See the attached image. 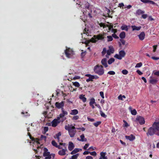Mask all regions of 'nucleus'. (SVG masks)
Returning a JSON list of instances; mask_svg holds the SVG:
<instances>
[{
    "label": "nucleus",
    "mask_w": 159,
    "mask_h": 159,
    "mask_svg": "<svg viewBox=\"0 0 159 159\" xmlns=\"http://www.w3.org/2000/svg\"><path fill=\"white\" fill-rule=\"evenodd\" d=\"M52 144L53 146H55L56 147H57V143L56 142V141L54 140L52 141Z\"/></svg>",
    "instance_id": "obj_42"
},
{
    "label": "nucleus",
    "mask_w": 159,
    "mask_h": 159,
    "mask_svg": "<svg viewBox=\"0 0 159 159\" xmlns=\"http://www.w3.org/2000/svg\"><path fill=\"white\" fill-rule=\"evenodd\" d=\"M78 129H80L82 131H84L85 130V128L84 127H81V128H77Z\"/></svg>",
    "instance_id": "obj_61"
},
{
    "label": "nucleus",
    "mask_w": 159,
    "mask_h": 159,
    "mask_svg": "<svg viewBox=\"0 0 159 159\" xmlns=\"http://www.w3.org/2000/svg\"><path fill=\"white\" fill-rule=\"evenodd\" d=\"M129 109L131 111V113L134 115H135L137 114V111L135 109H134L133 110H132V109L131 107H129Z\"/></svg>",
    "instance_id": "obj_26"
},
{
    "label": "nucleus",
    "mask_w": 159,
    "mask_h": 159,
    "mask_svg": "<svg viewBox=\"0 0 159 159\" xmlns=\"http://www.w3.org/2000/svg\"><path fill=\"white\" fill-rule=\"evenodd\" d=\"M61 122L59 120V118H57V119H55L52 122V126L54 127L57 126V125Z\"/></svg>",
    "instance_id": "obj_9"
},
{
    "label": "nucleus",
    "mask_w": 159,
    "mask_h": 159,
    "mask_svg": "<svg viewBox=\"0 0 159 159\" xmlns=\"http://www.w3.org/2000/svg\"><path fill=\"white\" fill-rule=\"evenodd\" d=\"M142 2L145 3H149L150 4H154L155 3L153 1L150 0H140Z\"/></svg>",
    "instance_id": "obj_20"
},
{
    "label": "nucleus",
    "mask_w": 159,
    "mask_h": 159,
    "mask_svg": "<svg viewBox=\"0 0 159 159\" xmlns=\"http://www.w3.org/2000/svg\"><path fill=\"white\" fill-rule=\"evenodd\" d=\"M95 148V147H90L89 149H88V150H89V151H91V150H94V148Z\"/></svg>",
    "instance_id": "obj_63"
},
{
    "label": "nucleus",
    "mask_w": 159,
    "mask_h": 159,
    "mask_svg": "<svg viewBox=\"0 0 159 159\" xmlns=\"http://www.w3.org/2000/svg\"><path fill=\"white\" fill-rule=\"evenodd\" d=\"M104 73V71L103 69V66L100 65V75L103 74Z\"/></svg>",
    "instance_id": "obj_38"
},
{
    "label": "nucleus",
    "mask_w": 159,
    "mask_h": 159,
    "mask_svg": "<svg viewBox=\"0 0 159 159\" xmlns=\"http://www.w3.org/2000/svg\"><path fill=\"white\" fill-rule=\"evenodd\" d=\"M100 154L101 156L100 159H107V157L106 156L107 153L106 152H101Z\"/></svg>",
    "instance_id": "obj_14"
},
{
    "label": "nucleus",
    "mask_w": 159,
    "mask_h": 159,
    "mask_svg": "<svg viewBox=\"0 0 159 159\" xmlns=\"http://www.w3.org/2000/svg\"><path fill=\"white\" fill-rule=\"evenodd\" d=\"M79 153H77L75 155L72 156L71 158L70 159H77L78 157L79 156Z\"/></svg>",
    "instance_id": "obj_34"
},
{
    "label": "nucleus",
    "mask_w": 159,
    "mask_h": 159,
    "mask_svg": "<svg viewBox=\"0 0 159 159\" xmlns=\"http://www.w3.org/2000/svg\"><path fill=\"white\" fill-rule=\"evenodd\" d=\"M99 40V34H98L97 35H94L93 37L89 40L86 41L87 43H86V44L87 45H88L89 43L90 42L95 43Z\"/></svg>",
    "instance_id": "obj_4"
},
{
    "label": "nucleus",
    "mask_w": 159,
    "mask_h": 159,
    "mask_svg": "<svg viewBox=\"0 0 159 159\" xmlns=\"http://www.w3.org/2000/svg\"><path fill=\"white\" fill-rule=\"evenodd\" d=\"M86 159H93V157L91 156H88L86 158Z\"/></svg>",
    "instance_id": "obj_64"
},
{
    "label": "nucleus",
    "mask_w": 159,
    "mask_h": 159,
    "mask_svg": "<svg viewBox=\"0 0 159 159\" xmlns=\"http://www.w3.org/2000/svg\"><path fill=\"white\" fill-rule=\"evenodd\" d=\"M126 97L125 95H122L120 94L118 97V99L119 100L123 101L124 100V98H125Z\"/></svg>",
    "instance_id": "obj_32"
},
{
    "label": "nucleus",
    "mask_w": 159,
    "mask_h": 159,
    "mask_svg": "<svg viewBox=\"0 0 159 159\" xmlns=\"http://www.w3.org/2000/svg\"><path fill=\"white\" fill-rule=\"evenodd\" d=\"M115 61V59L113 58L110 59L108 61V63L109 64H111Z\"/></svg>",
    "instance_id": "obj_35"
},
{
    "label": "nucleus",
    "mask_w": 159,
    "mask_h": 159,
    "mask_svg": "<svg viewBox=\"0 0 159 159\" xmlns=\"http://www.w3.org/2000/svg\"><path fill=\"white\" fill-rule=\"evenodd\" d=\"M157 82V80L156 79L151 78L149 80V82L150 83L153 84L156 83Z\"/></svg>",
    "instance_id": "obj_31"
},
{
    "label": "nucleus",
    "mask_w": 159,
    "mask_h": 159,
    "mask_svg": "<svg viewBox=\"0 0 159 159\" xmlns=\"http://www.w3.org/2000/svg\"><path fill=\"white\" fill-rule=\"evenodd\" d=\"M112 37H113L115 39H117L119 38V37L118 36H117L116 34H113L112 35Z\"/></svg>",
    "instance_id": "obj_56"
},
{
    "label": "nucleus",
    "mask_w": 159,
    "mask_h": 159,
    "mask_svg": "<svg viewBox=\"0 0 159 159\" xmlns=\"http://www.w3.org/2000/svg\"><path fill=\"white\" fill-rule=\"evenodd\" d=\"M152 58L154 60H157L159 59V57H152Z\"/></svg>",
    "instance_id": "obj_62"
},
{
    "label": "nucleus",
    "mask_w": 159,
    "mask_h": 159,
    "mask_svg": "<svg viewBox=\"0 0 159 159\" xmlns=\"http://www.w3.org/2000/svg\"><path fill=\"white\" fill-rule=\"evenodd\" d=\"M108 74L110 75H114L115 73L113 71H110L108 72Z\"/></svg>",
    "instance_id": "obj_49"
},
{
    "label": "nucleus",
    "mask_w": 159,
    "mask_h": 159,
    "mask_svg": "<svg viewBox=\"0 0 159 159\" xmlns=\"http://www.w3.org/2000/svg\"><path fill=\"white\" fill-rule=\"evenodd\" d=\"M100 96H101V97L102 98H104V93L103 92H100Z\"/></svg>",
    "instance_id": "obj_58"
},
{
    "label": "nucleus",
    "mask_w": 159,
    "mask_h": 159,
    "mask_svg": "<svg viewBox=\"0 0 159 159\" xmlns=\"http://www.w3.org/2000/svg\"><path fill=\"white\" fill-rule=\"evenodd\" d=\"M66 148V149H62L59 151L58 154L61 156H64L66 155V152L67 151Z\"/></svg>",
    "instance_id": "obj_19"
},
{
    "label": "nucleus",
    "mask_w": 159,
    "mask_h": 159,
    "mask_svg": "<svg viewBox=\"0 0 159 159\" xmlns=\"http://www.w3.org/2000/svg\"><path fill=\"white\" fill-rule=\"evenodd\" d=\"M61 110L62 113L60 114L59 115V116L57 117V118H59V120H60V121H61V122H63L66 120V117H64V116L65 115H67L68 113L66 111L64 110L63 108L61 109Z\"/></svg>",
    "instance_id": "obj_3"
},
{
    "label": "nucleus",
    "mask_w": 159,
    "mask_h": 159,
    "mask_svg": "<svg viewBox=\"0 0 159 159\" xmlns=\"http://www.w3.org/2000/svg\"><path fill=\"white\" fill-rule=\"evenodd\" d=\"M27 134H28V135L29 136L30 138V139H31V141H33L34 140V137H32V136L30 134V132H28Z\"/></svg>",
    "instance_id": "obj_45"
},
{
    "label": "nucleus",
    "mask_w": 159,
    "mask_h": 159,
    "mask_svg": "<svg viewBox=\"0 0 159 159\" xmlns=\"http://www.w3.org/2000/svg\"><path fill=\"white\" fill-rule=\"evenodd\" d=\"M138 37L140 40H143L145 37V33L144 32H141L140 34L138 35Z\"/></svg>",
    "instance_id": "obj_18"
},
{
    "label": "nucleus",
    "mask_w": 159,
    "mask_h": 159,
    "mask_svg": "<svg viewBox=\"0 0 159 159\" xmlns=\"http://www.w3.org/2000/svg\"><path fill=\"white\" fill-rule=\"evenodd\" d=\"M79 151V149L75 148L70 152V154L72 155L78 152Z\"/></svg>",
    "instance_id": "obj_30"
},
{
    "label": "nucleus",
    "mask_w": 159,
    "mask_h": 159,
    "mask_svg": "<svg viewBox=\"0 0 159 159\" xmlns=\"http://www.w3.org/2000/svg\"><path fill=\"white\" fill-rule=\"evenodd\" d=\"M64 105V102L63 101H61V102H56L55 104V105L56 107L57 108L60 109L63 108Z\"/></svg>",
    "instance_id": "obj_12"
},
{
    "label": "nucleus",
    "mask_w": 159,
    "mask_h": 159,
    "mask_svg": "<svg viewBox=\"0 0 159 159\" xmlns=\"http://www.w3.org/2000/svg\"><path fill=\"white\" fill-rule=\"evenodd\" d=\"M48 129V127H45L44 128V131L46 132H47Z\"/></svg>",
    "instance_id": "obj_60"
},
{
    "label": "nucleus",
    "mask_w": 159,
    "mask_h": 159,
    "mask_svg": "<svg viewBox=\"0 0 159 159\" xmlns=\"http://www.w3.org/2000/svg\"><path fill=\"white\" fill-rule=\"evenodd\" d=\"M122 73L124 75H127L128 73V71L126 70H123L122 71Z\"/></svg>",
    "instance_id": "obj_46"
},
{
    "label": "nucleus",
    "mask_w": 159,
    "mask_h": 159,
    "mask_svg": "<svg viewBox=\"0 0 159 159\" xmlns=\"http://www.w3.org/2000/svg\"><path fill=\"white\" fill-rule=\"evenodd\" d=\"M118 6L120 7H122V8L123 9L124 8V7L125 6H124V5L123 4V3H120L119 4V6Z\"/></svg>",
    "instance_id": "obj_52"
},
{
    "label": "nucleus",
    "mask_w": 159,
    "mask_h": 159,
    "mask_svg": "<svg viewBox=\"0 0 159 159\" xmlns=\"http://www.w3.org/2000/svg\"><path fill=\"white\" fill-rule=\"evenodd\" d=\"M79 118V117L78 116H75L73 117L72 119L73 120H76Z\"/></svg>",
    "instance_id": "obj_47"
},
{
    "label": "nucleus",
    "mask_w": 159,
    "mask_h": 159,
    "mask_svg": "<svg viewBox=\"0 0 159 159\" xmlns=\"http://www.w3.org/2000/svg\"><path fill=\"white\" fill-rule=\"evenodd\" d=\"M94 71L95 73L99 75V64H98L94 67Z\"/></svg>",
    "instance_id": "obj_17"
},
{
    "label": "nucleus",
    "mask_w": 159,
    "mask_h": 159,
    "mask_svg": "<svg viewBox=\"0 0 159 159\" xmlns=\"http://www.w3.org/2000/svg\"><path fill=\"white\" fill-rule=\"evenodd\" d=\"M79 113L77 109H74L71 111L70 114L72 115H75Z\"/></svg>",
    "instance_id": "obj_23"
},
{
    "label": "nucleus",
    "mask_w": 159,
    "mask_h": 159,
    "mask_svg": "<svg viewBox=\"0 0 159 159\" xmlns=\"http://www.w3.org/2000/svg\"><path fill=\"white\" fill-rule=\"evenodd\" d=\"M65 128L66 130L68 131L69 134L71 137H73L74 136L76 132L75 130V128L74 126H72V125H65Z\"/></svg>",
    "instance_id": "obj_2"
},
{
    "label": "nucleus",
    "mask_w": 159,
    "mask_h": 159,
    "mask_svg": "<svg viewBox=\"0 0 159 159\" xmlns=\"http://www.w3.org/2000/svg\"><path fill=\"white\" fill-rule=\"evenodd\" d=\"M89 3H88L87 2H86L85 4V7L86 8L89 9Z\"/></svg>",
    "instance_id": "obj_51"
},
{
    "label": "nucleus",
    "mask_w": 159,
    "mask_h": 159,
    "mask_svg": "<svg viewBox=\"0 0 159 159\" xmlns=\"http://www.w3.org/2000/svg\"><path fill=\"white\" fill-rule=\"evenodd\" d=\"M99 125V121H97L96 123H93V125L96 127H97Z\"/></svg>",
    "instance_id": "obj_57"
},
{
    "label": "nucleus",
    "mask_w": 159,
    "mask_h": 159,
    "mask_svg": "<svg viewBox=\"0 0 159 159\" xmlns=\"http://www.w3.org/2000/svg\"><path fill=\"white\" fill-rule=\"evenodd\" d=\"M119 36L120 38L122 39L125 38V32L123 31L121 32Z\"/></svg>",
    "instance_id": "obj_29"
},
{
    "label": "nucleus",
    "mask_w": 159,
    "mask_h": 159,
    "mask_svg": "<svg viewBox=\"0 0 159 159\" xmlns=\"http://www.w3.org/2000/svg\"><path fill=\"white\" fill-rule=\"evenodd\" d=\"M154 134L159 136V122H154L152 126L148 129L146 133L148 136H152Z\"/></svg>",
    "instance_id": "obj_1"
},
{
    "label": "nucleus",
    "mask_w": 159,
    "mask_h": 159,
    "mask_svg": "<svg viewBox=\"0 0 159 159\" xmlns=\"http://www.w3.org/2000/svg\"><path fill=\"white\" fill-rule=\"evenodd\" d=\"M107 54L106 55V57L109 58V56L112 53H113L114 52V49L112 46H110L109 47V49L107 50Z\"/></svg>",
    "instance_id": "obj_8"
},
{
    "label": "nucleus",
    "mask_w": 159,
    "mask_h": 159,
    "mask_svg": "<svg viewBox=\"0 0 159 159\" xmlns=\"http://www.w3.org/2000/svg\"><path fill=\"white\" fill-rule=\"evenodd\" d=\"M89 144V143H86L85 144L83 147V149L85 150L87 149V148L88 147Z\"/></svg>",
    "instance_id": "obj_50"
},
{
    "label": "nucleus",
    "mask_w": 159,
    "mask_h": 159,
    "mask_svg": "<svg viewBox=\"0 0 159 159\" xmlns=\"http://www.w3.org/2000/svg\"><path fill=\"white\" fill-rule=\"evenodd\" d=\"M136 120L139 122V124L141 125H143L145 123V121L144 118L141 116H138L136 118Z\"/></svg>",
    "instance_id": "obj_10"
},
{
    "label": "nucleus",
    "mask_w": 159,
    "mask_h": 159,
    "mask_svg": "<svg viewBox=\"0 0 159 159\" xmlns=\"http://www.w3.org/2000/svg\"><path fill=\"white\" fill-rule=\"evenodd\" d=\"M133 30H139L141 28V26H136L135 25L132 26Z\"/></svg>",
    "instance_id": "obj_25"
},
{
    "label": "nucleus",
    "mask_w": 159,
    "mask_h": 159,
    "mask_svg": "<svg viewBox=\"0 0 159 159\" xmlns=\"http://www.w3.org/2000/svg\"><path fill=\"white\" fill-rule=\"evenodd\" d=\"M107 60L106 58H103L101 61V63L105 67H107L108 66L107 63Z\"/></svg>",
    "instance_id": "obj_21"
},
{
    "label": "nucleus",
    "mask_w": 159,
    "mask_h": 159,
    "mask_svg": "<svg viewBox=\"0 0 159 159\" xmlns=\"http://www.w3.org/2000/svg\"><path fill=\"white\" fill-rule=\"evenodd\" d=\"M107 51L106 48H104L102 52V56H104L106 53H107Z\"/></svg>",
    "instance_id": "obj_41"
},
{
    "label": "nucleus",
    "mask_w": 159,
    "mask_h": 159,
    "mask_svg": "<svg viewBox=\"0 0 159 159\" xmlns=\"http://www.w3.org/2000/svg\"><path fill=\"white\" fill-rule=\"evenodd\" d=\"M94 105L96 106L97 107H98V105H97L95 102V100L93 98L91 99L89 102V105L92 107L93 109L94 108Z\"/></svg>",
    "instance_id": "obj_11"
},
{
    "label": "nucleus",
    "mask_w": 159,
    "mask_h": 159,
    "mask_svg": "<svg viewBox=\"0 0 159 159\" xmlns=\"http://www.w3.org/2000/svg\"><path fill=\"white\" fill-rule=\"evenodd\" d=\"M73 83V85L76 87H79L80 86V84L77 82H75Z\"/></svg>",
    "instance_id": "obj_40"
},
{
    "label": "nucleus",
    "mask_w": 159,
    "mask_h": 159,
    "mask_svg": "<svg viewBox=\"0 0 159 159\" xmlns=\"http://www.w3.org/2000/svg\"><path fill=\"white\" fill-rule=\"evenodd\" d=\"M121 29L122 30H125L126 31H127L128 30L127 26L126 25L122 26L121 27Z\"/></svg>",
    "instance_id": "obj_36"
},
{
    "label": "nucleus",
    "mask_w": 159,
    "mask_h": 159,
    "mask_svg": "<svg viewBox=\"0 0 159 159\" xmlns=\"http://www.w3.org/2000/svg\"><path fill=\"white\" fill-rule=\"evenodd\" d=\"M125 55V53L123 50H121L120 51L119 54H116L114 57L119 60H121L122 58L124 57Z\"/></svg>",
    "instance_id": "obj_6"
},
{
    "label": "nucleus",
    "mask_w": 159,
    "mask_h": 159,
    "mask_svg": "<svg viewBox=\"0 0 159 159\" xmlns=\"http://www.w3.org/2000/svg\"><path fill=\"white\" fill-rule=\"evenodd\" d=\"M132 7V6L131 5H129L128 6H124V8H127L128 9H129Z\"/></svg>",
    "instance_id": "obj_54"
},
{
    "label": "nucleus",
    "mask_w": 159,
    "mask_h": 159,
    "mask_svg": "<svg viewBox=\"0 0 159 159\" xmlns=\"http://www.w3.org/2000/svg\"><path fill=\"white\" fill-rule=\"evenodd\" d=\"M61 134L60 132H58L57 134H56V138L57 139L58 141L59 140L60 138L59 137L61 136Z\"/></svg>",
    "instance_id": "obj_43"
},
{
    "label": "nucleus",
    "mask_w": 159,
    "mask_h": 159,
    "mask_svg": "<svg viewBox=\"0 0 159 159\" xmlns=\"http://www.w3.org/2000/svg\"><path fill=\"white\" fill-rule=\"evenodd\" d=\"M100 113L102 117L105 118L106 117L107 115H106L104 113H103L101 111H100Z\"/></svg>",
    "instance_id": "obj_48"
},
{
    "label": "nucleus",
    "mask_w": 159,
    "mask_h": 159,
    "mask_svg": "<svg viewBox=\"0 0 159 159\" xmlns=\"http://www.w3.org/2000/svg\"><path fill=\"white\" fill-rule=\"evenodd\" d=\"M85 76L89 77L88 79L86 80V81L88 82L92 81L95 78V76L92 75L91 74H87L85 75Z\"/></svg>",
    "instance_id": "obj_13"
},
{
    "label": "nucleus",
    "mask_w": 159,
    "mask_h": 159,
    "mask_svg": "<svg viewBox=\"0 0 159 159\" xmlns=\"http://www.w3.org/2000/svg\"><path fill=\"white\" fill-rule=\"evenodd\" d=\"M75 147V146L71 142H70L69 143V146L68 147V149L69 151H72Z\"/></svg>",
    "instance_id": "obj_16"
},
{
    "label": "nucleus",
    "mask_w": 159,
    "mask_h": 159,
    "mask_svg": "<svg viewBox=\"0 0 159 159\" xmlns=\"http://www.w3.org/2000/svg\"><path fill=\"white\" fill-rule=\"evenodd\" d=\"M80 137L81 138L80 139L79 138H78L77 139V140H79V141H87V139H86L84 138V134H82L81 135H80Z\"/></svg>",
    "instance_id": "obj_22"
},
{
    "label": "nucleus",
    "mask_w": 159,
    "mask_h": 159,
    "mask_svg": "<svg viewBox=\"0 0 159 159\" xmlns=\"http://www.w3.org/2000/svg\"><path fill=\"white\" fill-rule=\"evenodd\" d=\"M106 34H103L102 35L100 34V40H103V41H105L107 39V38L106 37Z\"/></svg>",
    "instance_id": "obj_27"
},
{
    "label": "nucleus",
    "mask_w": 159,
    "mask_h": 159,
    "mask_svg": "<svg viewBox=\"0 0 159 159\" xmlns=\"http://www.w3.org/2000/svg\"><path fill=\"white\" fill-rule=\"evenodd\" d=\"M44 152L43 153V156L45 157V159H51V156L50 152H48V149L47 148H45L43 149Z\"/></svg>",
    "instance_id": "obj_7"
},
{
    "label": "nucleus",
    "mask_w": 159,
    "mask_h": 159,
    "mask_svg": "<svg viewBox=\"0 0 159 159\" xmlns=\"http://www.w3.org/2000/svg\"><path fill=\"white\" fill-rule=\"evenodd\" d=\"M65 52L66 57L68 58H70L74 54V52L73 50L69 48H67L65 51Z\"/></svg>",
    "instance_id": "obj_5"
},
{
    "label": "nucleus",
    "mask_w": 159,
    "mask_h": 159,
    "mask_svg": "<svg viewBox=\"0 0 159 159\" xmlns=\"http://www.w3.org/2000/svg\"><path fill=\"white\" fill-rule=\"evenodd\" d=\"M90 155L92 156H96L97 154L96 152L95 151L90 152L89 153Z\"/></svg>",
    "instance_id": "obj_53"
},
{
    "label": "nucleus",
    "mask_w": 159,
    "mask_h": 159,
    "mask_svg": "<svg viewBox=\"0 0 159 159\" xmlns=\"http://www.w3.org/2000/svg\"><path fill=\"white\" fill-rule=\"evenodd\" d=\"M21 114L22 115H24V116H30V114L27 111H22L21 112Z\"/></svg>",
    "instance_id": "obj_39"
},
{
    "label": "nucleus",
    "mask_w": 159,
    "mask_h": 159,
    "mask_svg": "<svg viewBox=\"0 0 159 159\" xmlns=\"http://www.w3.org/2000/svg\"><path fill=\"white\" fill-rule=\"evenodd\" d=\"M142 65V64L141 62H139V63H138L136 64L135 67V68H137V67H141Z\"/></svg>",
    "instance_id": "obj_44"
},
{
    "label": "nucleus",
    "mask_w": 159,
    "mask_h": 159,
    "mask_svg": "<svg viewBox=\"0 0 159 159\" xmlns=\"http://www.w3.org/2000/svg\"><path fill=\"white\" fill-rule=\"evenodd\" d=\"M39 139H38L37 138H34V140L33 141H33L34 143H33L35 144V143H36V144H40V143L39 142Z\"/></svg>",
    "instance_id": "obj_33"
},
{
    "label": "nucleus",
    "mask_w": 159,
    "mask_h": 159,
    "mask_svg": "<svg viewBox=\"0 0 159 159\" xmlns=\"http://www.w3.org/2000/svg\"><path fill=\"white\" fill-rule=\"evenodd\" d=\"M84 95H83V94H81L79 96V98L80 99L82 100L84 102H86L87 100L86 98L84 97Z\"/></svg>",
    "instance_id": "obj_24"
},
{
    "label": "nucleus",
    "mask_w": 159,
    "mask_h": 159,
    "mask_svg": "<svg viewBox=\"0 0 159 159\" xmlns=\"http://www.w3.org/2000/svg\"><path fill=\"white\" fill-rule=\"evenodd\" d=\"M144 13V11L140 10V9H138V10L136 12V15H139L141 14H143Z\"/></svg>",
    "instance_id": "obj_28"
},
{
    "label": "nucleus",
    "mask_w": 159,
    "mask_h": 159,
    "mask_svg": "<svg viewBox=\"0 0 159 159\" xmlns=\"http://www.w3.org/2000/svg\"><path fill=\"white\" fill-rule=\"evenodd\" d=\"M125 137L127 139L130 141H132L135 139V136L133 134H131L129 136H125Z\"/></svg>",
    "instance_id": "obj_15"
},
{
    "label": "nucleus",
    "mask_w": 159,
    "mask_h": 159,
    "mask_svg": "<svg viewBox=\"0 0 159 159\" xmlns=\"http://www.w3.org/2000/svg\"><path fill=\"white\" fill-rule=\"evenodd\" d=\"M142 18L145 19L147 17V14H143L142 16Z\"/></svg>",
    "instance_id": "obj_59"
},
{
    "label": "nucleus",
    "mask_w": 159,
    "mask_h": 159,
    "mask_svg": "<svg viewBox=\"0 0 159 159\" xmlns=\"http://www.w3.org/2000/svg\"><path fill=\"white\" fill-rule=\"evenodd\" d=\"M154 74L155 75L159 76V71H156L155 72H154Z\"/></svg>",
    "instance_id": "obj_55"
},
{
    "label": "nucleus",
    "mask_w": 159,
    "mask_h": 159,
    "mask_svg": "<svg viewBox=\"0 0 159 159\" xmlns=\"http://www.w3.org/2000/svg\"><path fill=\"white\" fill-rule=\"evenodd\" d=\"M107 42H110L112 41L113 40V38L111 36H107Z\"/></svg>",
    "instance_id": "obj_37"
}]
</instances>
